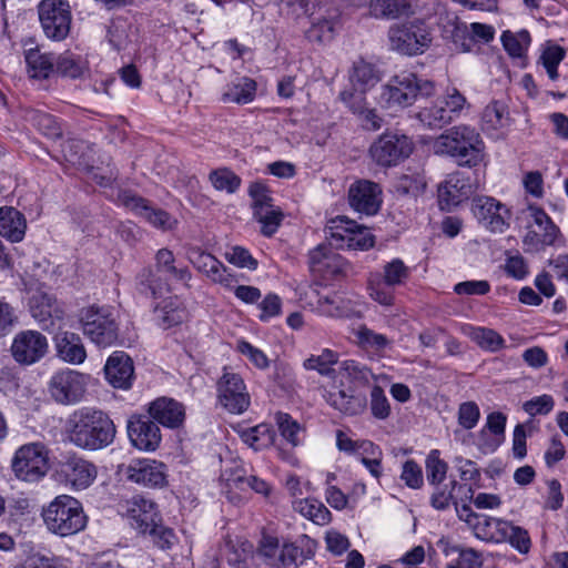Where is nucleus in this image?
Here are the masks:
<instances>
[{"mask_svg": "<svg viewBox=\"0 0 568 568\" xmlns=\"http://www.w3.org/2000/svg\"><path fill=\"white\" fill-rule=\"evenodd\" d=\"M254 217L261 224V232L265 236H272L278 229L283 220V213L280 207L270 206V210L260 211Z\"/></svg>", "mask_w": 568, "mask_h": 568, "instance_id": "nucleus-51", "label": "nucleus"}, {"mask_svg": "<svg viewBox=\"0 0 568 568\" xmlns=\"http://www.w3.org/2000/svg\"><path fill=\"white\" fill-rule=\"evenodd\" d=\"M506 258L504 264V271L509 277L517 281L524 280L528 273L529 267L525 257L519 253L506 252Z\"/></svg>", "mask_w": 568, "mask_h": 568, "instance_id": "nucleus-55", "label": "nucleus"}, {"mask_svg": "<svg viewBox=\"0 0 568 568\" xmlns=\"http://www.w3.org/2000/svg\"><path fill=\"white\" fill-rule=\"evenodd\" d=\"M241 439L255 450L267 447L273 440V432L267 424H260L239 432Z\"/></svg>", "mask_w": 568, "mask_h": 568, "instance_id": "nucleus-42", "label": "nucleus"}, {"mask_svg": "<svg viewBox=\"0 0 568 568\" xmlns=\"http://www.w3.org/2000/svg\"><path fill=\"white\" fill-rule=\"evenodd\" d=\"M41 518L47 530L59 537L74 536L88 525L82 503L67 494L59 495L44 505Z\"/></svg>", "mask_w": 568, "mask_h": 568, "instance_id": "nucleus-4", "label": "nucleus"}, {"mask_svg": "<svg viewBox=\"0 0 568 568\" xmlns=\"http://www.w3.org/2000/svg\"><path fill=\"white\" fill-rule=\"evenodd\" d=\"M210 181L214 189L217 191H225L227 193L235 192L241 184V179L227 169L213 171L210 174Z\"/></svg>", "mask_w": 568, "mask_h": 568, "instance_id": "nucleus-54", "label": "nucleus"}, {"mask_svg": "<svg viewBox=\"0 0 568 568\" xmlns=\"http://www.w3.org/2000/svg\"><path fill=\"white\" fill-rule=\"evenodd\" d=\"M349 80L355 90L366 93L381 81V73L374 64L358 60L353 65Z\"/></svg>", "mask_w": 568, "mask_h": 568, "instance_id": "nucleus-32", "label": "nucleus"}, {"mask_svg": "<svg viewBox=\"0 0 568 568\" xmlns=\"http://www.w3.org/2000/svg\"><path fill=\"white\" fill-rule=\"evenodd\" d=\"M368 294L371 298L384 306H390L394 304L395 295L394 288L395 286L388 284L385 280L382 278V275L377 273H372L368 277L367 283Z\"/></svg>", "mask_w": 568, "mask_h": 568, "instance_id": "nucleus-41", "label": "nucleus"}, {"mask_svg": "<svg viewBox=\"0 0 568 568\" xmlns=\"http://www.w3.org/2000/svg\"><path fill=\"white\" fill-rule=\"evenodd\" d=\"M434 491L430 497V505L437 510H445L454 503L453 491L457 486L455 480L448 484L434 485Z\"/></svg>", "mask_w": 568, "mask_h": 568, "instance_id": "nucleus-57", "label": "nucleus"}, {"mask_svg": "<svg viewBox=\"0 0 568 568\" xmlns=\"http://www.w3.org/2000/svg\"><path fill=\"white\" fill-rule=\"evenodd\" d=\"M392 50L404 55L423 54L430 45L433 36L428 26L420 20L395 23L388 30Z\"/></svg>", "mask_w": 568, "mask_h": 568, "instance_id": "nucleus-7", "label": "nucleus"}, {"mask_svg": "<svg viewBox=\"0 0 568 568\" xmlns=\"http://www.w3.org/2000/svg\"><path fill=\"white\" fill-rule=\"evenodd\" d=\"M227 486L243 489L245 486L250 487L254 491L267 495L270 493V485L256 476H244L243 470H235L225 477Z\"/></svg>", "mask_w": 568, "mask_h": 568, "instance_id": "nucleus-48", "label": "nucleus"}, {"mask_svg": "<svg viewBox=\"0 0 568 568\" xmlns=\"http://www.w3.org/2000/svg\"><path fill=\"white\" fill-rule=\"evenodd\" d=\"M155 320L163 328H170L182 323L185 312L178 301H166L154 310Z\"/></svg>", "mask_w": 568, "mask_h": 568, "instance_id": "nucleus-45", "label": "nucleus"}, {"mask_svg": "<svg viewBox=\"0 0 568 568\" xmlns=\"http://www.w3.org/2000/svg\"><path fill=\"white\" fill-rule=\"evenodd\" d=\"M248 194L253 200L254 214L260 211L270 210V206H274L267 187L262 183H252L248 189Z\"/></svg>", "mask_w": 568, "mask_h": 568, "instance_id": "nucleus-62", "label": "nucleus"}, {"mask_svg": "<svg viewBox=\"0 0 568 568\" xmlns=\"http://www.w3.org/2000/svg\"><path fill=\"white\" fill-rule=\"evenodd\" d=\"M554 406V398L548 394H544L525 402L523 409L530 416L547 415L552 410Z\"/></svg>", "mask_w": 568, "mask_h": 568, "instance_id": "nucleus-64", "label": "nucleus"}, {"mask_svg": "<svg viewBox=\"0 0 568 568\" xmlns=\"http://www.w3.org/2000/svg\"><path fill=\"white\" fill-rule=\"evenodd\" d=\"M356 343L366 351L382 352L390 343L383 334L376 333L366 326H359L354 331Z\"/></svg>", "mask_w": 568, "mask_h": 568, "instance_id": "nucleus-46", "label": "nucleus"}, {"mask_svg": "<svg viewBox=\"0 0 568 568\" xmlns=\"http://www.w3.org/2000/svg\"><path fill=\"white\" fill-rule=\"evenodd\" d=\"M12 469L21 480L38 481L49 470L48 450L39 443L21 446L14 454Z\"/></svg>", "mask_w": 568, "mask_h": 568, "instance_id": "nucleus-11", "label": "nucleus"}, {"mask_svg": "<svg viewBox=\"0 0 568 568\" xmlns=\"http://www.w3.org/2000/svg\"><path fill=\"white\" fill-rule=\"evenodd\" d=\"M108 382L115 388L129 389L132 386L133 362L124 352H114L104 366Z\"/></svg>", "mask_w": 568, "mask_h": 568, "instance_id": "nucleus-26", "label": "nucleus"}, {"mask_svg": "<svg viewBox=\"0 0 568 568\" xmlns=\"http://www.w3.org/2000/svg\"><path fill=\"white\" fill-rule=\"evenodd\" d=\"M496 529L518 552L524 555L529 552L531 539L525 528L508 520L497 519Z\"/></svg>", "mask_w": 568, "mask_h": 568, "instance_id": "nucleus-33", "label": "nucleus"}, {"mask_svg": "<svg viewBox=\"0 0 568 568\" xmlns=\"http://www.w3.org/2000/svg\"><path fill=\"white\" fill-rule=\"evenodd\" d=\"M310 265L314 272L322 274L335 273L338 265V255L328 244H320L310 252Z\"/></svg>", "mask_w": 568, "mask_h": 568, "instance_id": "nucleus-37", "label": "nucleus"}, {"mask_svg": "<svg viewBox=\"0 0 568 568\" xmlns=\"http://www.w3.org/2000/svg\"><path fill=\"white\" fill-rule=\"evenodd\" d=\"M130 23L124 20L116 18L114 19L108 30V37L110 43L116 49H125L130 41Z\"/></svg>", "mask_w": 568, "mask_h": 568, "instance_id": "nucleus-52", "label": "nucleus"}, {"mask_svg": "<svg viewBox=\"0 0 568 568\" xmlns=\"http://www.w3.org/2000/svg\"><path fill=\"white\" fill-rule=\"evenodd\" d=\"M355 227V222L344 216H337L331 220L325 227V237L329 246L335 248H345L346 243Z\"/></svg>", "mask_w": 568, "mask_h": 568, "instance_id": "nucleus-38", "label": "nucleus"}, {"mask_svg": "<svg viewBox=\"0 0 568 568\" xmlns=\"http://www.w3.org/2000/svg\"><path fill=\"white\" fill-rule=\"evenodd\" d=\"M426 187L425 178L422 174H405L400 176L396 184L397 192L406 195L417 196Z\"/></svg>", "mask_w": 568, "mask_h": 568, "instance_id": "nucleus-61", "label": "nucleus"}, {"mask_svg": "<svg viewBox=\"0 0 568 568\" xmlns=\"http://www.w3.org/2000/svg\"><path fill=\"white\" fill-rule=\"evenodd\" d=\"M30 311L39 326L51 333L61 328L65 316L61 304L48 293L33 295L30 301Z\"/></svg>", "mask_w": 568, "mask_h": 568, "instance_id": "nucleus-18", "label": "nucleus"}, {"mask_svg": "<svg viewBox=\"0 0 568 568\" xmlns=\"http://www.w3.org/2000/svg\"><path fill=\"white\" fill-rule=\"evenodd\" d=\"M425 467L426 477L430 485L442 484V481L446 478L448 465L446 462L440 459L439 450H430V453L427 455Z\"/></svg>", "mask_w": 568, "mask_h": 568, "instance_id": "nucleus-49", "label": "nucleus"}, {"mask_svg": "<svg viewBox=\"0 0 568 568\" xmlns=\"http://www.w3.org/2000/svg\"><path fill=\"white\" fill-rule=\"evenodd\" d=\"M64 429L69 443L85 450L102 449L112 444L115 436V427L109 416L89 407L74 410Z\"/></svg>", "mask_w": 568, "mask_h": 568, "instance_id": "nucleus-2", "label": "nucleus"}, {"mask_svg": "<svg viewBox=\"0 0 568 568\" xmlns=\"http://www.w3.org/2000/svg\"><path fill=\"white\" fill-rule=\"evenodd\" d=\"M293 509L312 523L326 526L332 521V514L327 507L315 498H303L293 501Z\"/></svg>", "mask_w": 568, "mask_h": 568, "instance_id": "nucleus-34", "label": "nucleus"}, {"mask_svg": "<svg viewBox=\"0 0 568 568\" xmlns=\"http://www.w3.org/2000/svg\"><path fill=\"white\" fill-rule=\"evenodd\" d=\"M466 106L465 95L456 88H448L443 95L423 106L416 116L425 128L436 130L459 118Z\"/></svg>", "mask_w": 568, "mask_h": 568, "instance_id": "nucleus-6", "label": "nucleus"}, {"mask_svg": "<svg viewBox=\"0 0 568 568\" xmlns=\"http://www.w3.org/2000/svg\"><path fill=\"white\" fill-rule=\"evenodd\" d=\"M24 60L27 72L30 78L44 80L54 72V64L50 54L42 53L39 48H29L24 50Z\"/></svg>", "mask_w": 568, "mask_h": 568, "instance_id": "nucleus-31", "label": "nucleus"}, {"mask_svg": "<svg viewBox=\"0 0 568 568\" xmlns=\"http://www.w3.org/2000/svg\"><path fill=\"white\" fill-rule=\"evenodd\" d=\"M434 83L420 80L416 74L403 72L393 77L384 87L382 98L388 106H408L418 95L428 97L434 92Z\"/></svg>", "mask_w": 568, "mask_h": 568, "instance_id": "nucleus-9", "label": "nucleus"}, {"mask_svg": "<svg viewBox=\"0 0 568 568\" xmlns=\"http://www.w3.org/2000/svg\"><path fill=\"white\" fill-rule=\"evenodd\" d=\"M306 37L313 42L327 43L334 38V23L327 19L313 22L306 31Z\"/></svg>", "mask_w": 568, "mask_h": 568, "instance_id": "nucleus-58", "label": "nucleus"}, {"mask_svg": "<svg viewBox=\"0 0 568 568\" xmlns=\"http://www.w3.org/2000/svg\"><path fill=\"white\" fill-rule=\"evenodd\" d=\"M302 555L303 551L300 547L285 544L280 548L276 559L271 561V566L275 568H296Z\"/></svg>", "mask_w": 568, "mask_h": 568, "instance_id": "nucleus-56", "label": "nucleus"}, {"mask_svg": "<svg viewBox=\"0 0 568 568\" xmlns=\"http://www.w3.org/2000/svg\"><path fill=\"white\" fill-rule=\"evenodd\" d=\"M566 57V50L558 44H547L539 57L540 63L550 80L556 81L559 78L558 65Z\"/></svg>", "mask_w": 568, "mask_h": 568, "instance_id": "nucleus-44", "label": "nucleus"}, {"mask_svg": "<svg viewBox=\"0 0 568 568\" xmlns=\"http://www.w3.org/2000/svg\"><path fill=\"white\" fill-rule=\"evenodd\" d=\"M48 351L45 336L37 331H24L16 335L11 353L13 358L20 363L30 365L40 361Z\"/></svg>", "mask_w": 568, "mask_h": 568, "instance_id": "nucleus-20", "label": "nucleus"}, {"mask_svg": "<svg viewBox=\"0 0 568 568\" xmlns=\"http://www.w3.org/2000/svg\"><path fill=\"white\" fill-rule=\"evenodd\" d=\"M471 338L484 349L496 352L503 348L504 338L494 329L477 327L473 329Z\"/></svg>", "mask_w": 568, "mask_h": 568, "instance_id": "nucleus-53", "label": "nucleus"}, {"mask_svg": "<svg viewBox=\"0 0 568 568\" xmlns=\"http://www.w3.org/2000/svg\"><path fill=\"white\" fill-rule=\"evenodd\" d=\"M128 435L132 445L144 452H154L162 438L158 424L145 416H132L129 419Z\"/></svg>", "mask_w": 568, "mask_h": 568, "instance_id": "nucleus-22", "label": "nucleus"}, {"mask_svg": "<svg viewBox=\"0 0 568 568\" xmlns=\"http://www.w3.org/2000/svg\"><path fill=\"white\" fill-rule=\"evenodd\" d=\"M275 418L282 436L293 446H297L300 444L298 434L301 432L298 423L285 413H277Z\"/></svg>", "mask_w": 568, "mask_h": 568, "instance_id": "nucleus-60", "label": "nucleus"}, {"mask_svg": "<svg viewBox=\"0 0 568 568\" xmlns=\"http://www.w3.org/2000/svg\"><path fill=\"white\" fill-rule=\"evenodd\" d=\"M27 222L22 213L14 207H0V235L10 242L23 240Z\"/></svg>", "mask_w": 568, "mask_h": 568, "instance_id": "nucleus-29", "label": "nucleus"}, {"mask_svg": "<svg viewBox=\"0 0 568 568\" xmlns=\"http://www.w3.org/2000/svg\"><path fill=\"white\" fill-rule=\"evenodd\" d=\"M87 378V375L73 369L57 372L49 384L50 394L58 403L74 404L85 393Z\"/></svg>", "mask_w": 568, "mask_h": 568, "instance_id": "nucleus-17", "label": "nucleus"}, {"mask_svg": "<svg viewBox=\"0 0 568 568\" xmlns=\"http://www.w3.org/2000/svg\"><path fill=\"white\" fill-rule=\"evenodd\" d=\"M371 412L377 419H386L390 415V404L381 386L371 390Z\"/></svg>", "mask_w": 568, "mask_h": 568, "instance_id": "nucleus-59", "label": "nucleus"}, {"mask_svg": "<svg viewBox=\"0 0 568 568\" xmlns=\"http://www.w3.org/2000/svg\"><path fill=\"white\" fill-rule=\"evenodd\" d=\"M217 399L222 407L231 414H242L251 404L243 378L233 372H224L219 379Z\"/></svg>", "mask_w": 568, "mask_h": 568, "instance_id": "nucleus-15", "label": "nucleus"}, {"mask_svg": "<svg viewBox=\"0 0 568 568\" xmlns=\"http://www.w3.org/2000/svg\"><path fill=\"white\" fill-rule=\"evenodd\" d=\"M79 321L83 334L97 346L105 348L116 343L119 327L108 308L84 307L80 311Z\"/></svg>", "mask_w": 568, "mask_h": 568, "instance_id": "nucleus-8", "label": "nucleus"}, {"mask_svg": "<svg viewBox=\"0 0 568 568\" xmlns=\"http://www.w3.org/2000/svg\"><path fill=\"white\" fill-rule=\"evenodd\" d=\"M124 507L131 526L140 534L146 535L160 521L155 503L143 496H133L124 503Z\"/></svg>", "mask_w": 568, "mask_h": 568, "instance_id": "nucleus-23", "label": "nucleus"}, {"mask_svg": "<svg viewBox=\"0 0 568 568\" xmlns=\"http://www.w3.org/2000/svg\"><path fill=\"white\" fill-rule=\"evenodd\" d=\"M471 212L479 224L490 232L503 233L509 227V209L494 197H475L471 202Z\"/></svg>", "mask_w": 568, "mask_h": 568, "instance_id": "nucleus-16", "label": "nucleus"}, {"mask_svg": "<svg viewBox=\"0 0 568 568\" xmlns=\"http://www.w3.org/2000/svg\"><path fill=\"white\" fill-rule=\"evenodd\" d=\"M473 193V186L468 178L462 173H453L438 187V199L443 209L450 210Z\"/></svg>", "mask_w": 568, "mask_h": 568, "instance_id": "nucleus-25", "label": "nucleus"}, {"mask_svg": "<svg viewBox=\"0 0 568 568\" xmlns=\"http://www.w3.org/2000/svg\"><path fill=\"white\" fill-rule=\"evenodd\" d=\"M122 476L144 487H163L166 484L168 469L162 462L150 458H136L120 467Z\"/></svg>", "mask_w": 568, "mask_h": 568, "instance_id": "nucleus-13", "label": "nucleus"}, {"mask_svg": "<svg viewBox=\"0 0 568 568\" xmlns=\"http://www.w3.org/2000/svg\"><path fill=\"white\" fill-rule=\"evenodd\" d=\"M530 34L527 30L511 32L504 31L501 34V42L505 50L514 58H521L530 45Z\"/></svg>", "mask_w": 568, "mask_h": 568, "instance_id": "nucleus-43", "label": "nucleus"}, {"mask_svg": "<svg viewBox=\"0 0 568 568\" xmlns=\"http://www.w3.org/2000/svg\"><path fill=\"white\" fill-rule=\"evenodd\" d=\"M413 143L406 135L385 133L369 148L372 160L381 166H393L409 156Z\"/></svg>", "mask_w": 568, "mask_h": 568, "instance_id": "nucleus-14", "label": "nucleus"}, {"mask_svg": "<svg viewBox=\"0 0 568 568\" xmlns=\"http://www.w3.org/2000/svg\"><path fill=\"white\" fill-rule=\"evenodd\" d=\"M57 355L71 365H80L87 358V351L81 337L73 332L62 331L54 336Z\"/></svg>", "mask_w": 568, "mask_h": 568, "instance_id": "nucleus-28", "label": "nucleus"}, {"mask_svg": "<svg viewBox=\"0 0 568 568\" xmlns=\"http://www.w3.org/2000/svg\"><path fill=\"white\" fill-rule=\"evenodd\" d=\"M121 203L136 215L144 219L152 226L162 231H172L178 221L162 209L152 207L148 201L130 192H122L119 196Z\"/></svg>", "mask_w": 568, "mask_h": 568, "instance_id": "nucleus-19", "label": "nucleus"}, {"mask_svg": "<svg viewBox=\"0 0 568 568\" xmlns=\"http://www.w3.org/2000/svg\"><path fill=\"white\" fill-rule=\"evenodd\" d=\"M480 418V410L475 402L462 403L458 407V424L464 429H473Z\"/></svg>", "mask_w": 568, "mask_h": 568, "instance_id": "nucleus-63", "label": "nucleus"}, {"mask_svg": "<svg viewBox=\"0 0 568 568\" xmlns=\"http://www.w3.org/2000/svg\"><path fill=\"white\" fill-rule=\"evenodd\" d=\"M21 568H69L62 558L47 557L40 551L30 550L21 561Z\"/></svg>", "mask_w": 568, "mask_h": 568, "instance_id": "nucleus-50", "label": "nucleus"}, {"mask_svg": "<svg viewBox=\"0 0 568 568\" xmlns=\"http://www.w3.org/2000/svg\"><path fill=\"white\" fill-rule=\"evenodd\" d=\"M256 83L250 78H241L237 82L227 85L222 94V101L225 103L246 104L254 100Z\"/></svg>", "mask_w": 568, "mask_h": 568, "instance_id": "nucleus-39", "label": "nucleus"}, {"mask_svg": "<svg viewBox=\"0 0 568 568\" xmlns=\"http://www.w3.org/2000/svg\"><path fill=\"white\" fill-rule=\"evenodd\" d=\"M414 0H371L369 11L375 18L397 19L413 12Z\"/></svg>", "mask_w": 568, "mask_h": 568, "instance_id": "nucleus-35", "label": "nucleus"}, {"mask_svg": "<svg viewBox=\"0 0 568 568\" xmlns=\"http://www.w3.org/2000/svg\"><path fill=\"white\" fill-rule=\"evenodd\" d=\"M136 286L142 294L154 298L168 291V283L151 268H144L139 273Z\"/></svg>", "mask_w": 568, "mask_h": 568, "instance_id": "nucleus-40", "label": "nucleus"}, {"mask_svg": "<svg viewBox=\"0 0 568 568\" xmlns=\"http://www.w3.org/2000/svg\"><path fill=\"white\" fill-rule=\"evenodd\" d=\"M186 258L193 267L203 274L210 282L219 284L224 288H233L239 278L214 255L193 246L186 251Z\"/></svg>", "mask_w": 568, "mask_h": 568, "instance_id": "nucleus-12", "label": "nucleus"}, {"mask_svg": "<svg viewBox=\"0 0 568 568\" xmlns=\"http://www.w3.org/2000/svg\"><path fill=\"white\" fill-rule=\"evenodd\" d=\"M61 473L65 484L77 491L90 487L98 476L97 466L80 457H71L63 463Z\"/></svg>", "mask_w": 568, "mask_h": 568, "instance_id": "nucleus-24", "label": "nucleus"}, {"mask_svg": "<svg viewBox=\"0 0 568 568\" xmlns=\"http://www.w3.org/2000/svg\"><path fill=\"white\" fill-rule=\"evenodd\" d=\"M523 214L529 220L526 226L527 232L523 239L527 252H539L546 246L564 245L559 227L541 207L529 205L523 211Z\"/></svg>", "mask_w": 568, "mask_h": 568, "instance_id": "nucleus-5", "label": "nucleus"}, {"mask_svg": "<svg viewBox=\"0 0 568 568\" xmlns=\"http://www.w3.org/2000/svg\"><path fill=\"white\" fill-rule=\"evenodd\" d=\"M480 125L481 130L488 134L508 128L510 115L507 105L501 101H491L481 113Z\"/></svg>", "mask_w": 568, "mask_h": 568, "instance_id": "nucleus-30", "label": "nucleus"}, {"mask_svg": "<svg viewBox=\"0 0 568 568\" xmlns=\"http://www.w3.org/2000/svg\"><path fill=\"white\" fill-rule=\"evenodd\" d=\"M89 70L87 60L71 51L61 53L55 59L54 72L64 78L80 79Z\"/></svg>", "mask_w": 568, "mask_h": 568, "instance_id": "nucleus-36", "label": "nucleus"}, {"mask_svg": "<svg viewBox=\"0 0 568 568\" xmlns=\"http://www.w3.org/2000/svg\"><path fill=\"white\" fill-rule=\"evenodd\" d=\"M337 359L336 353L324 349L320 355L305 359L304 367L329 378L323 385V397L332 408L346 416L361 415L367 407L366 396L353 390L347 385V379L359 376L362 368L354 361H344L338 368H334Z\"/></svg>", "mask_w": 568, "mask_h": 568, "instance_id": "nucleus-1", "label": "nucleus"}, {"mask_svg": "<svg viewBox=\"0 0 568 568\" xmlns=\"http://www.w3.org/2000/svg\"><path fill=\"white\" fill-rule=\"evenodd\" d=\"M435 154L448 155L462 166L473 168L484 161L485 144L477 130L470 125H455L433 142Z\"/></svg>", "mask_w": 568, "mask_h": 568, "instance_id": "nucleus-3", "label": "nucleus"}, {"mask_svg": "<svg viewBox=\"0 0 568 568\" xmlns=\"http://www.w3.org/2000/svg\"><path fill=\"white\" fill-rule=\"evenodd\" d=\"M149 414L156 423L169 428H178L184 422L185 408L175 399L161 397L150 404Z\"/></svg>", "mask_w": 568, "mask_h": 568, "instance_id": "nucleus-27", "label": "nucleus"}, {"mask_svg": "<svg viewBox=\"0 0 568 568\" xmlns=\"http://www.w3.org/2000/svg\"><path fill=\"white\" fill-rule=\"evenodd\" d=\"M38 13L47 38L62 41L68 37L72 21L68 0H42L38 6Z\"/></svg>", "mask_w": 568, "mask_h": 568, "instance_id": "nucleus-10", "label": "nucleus"}, {"mask_svg": "<svg viewBox=\"0 0 568 568\" xmlns=\"http://www.w3.org/2000/svg\"><path fill=\"white\" fill-rule=\"evenodd\" d=\"M379 274L383 280L396 287L407 282L410 268L400 258H393L383 266V272Z\"/></svg>", "mask_w": 568, "mask_h": 568, "instance_id": "nucleus-47", "label": "nucleus"}, {"mask_svg": "<svg viewBox=\"0 0 568 568\" xmlns=\"http://www.w3.org/2000/svg\"><path fill=\"white\" fill-rule=\"evenodd\" d=\"M348 201L355 211L374 215L382 204V189L375 182L358 180L348 189Z\"/></svg>", "mask_w": 568, "mask_h": 568, "instance_id": "nucleus-21", "label": "nucleus"}]
</instances>
